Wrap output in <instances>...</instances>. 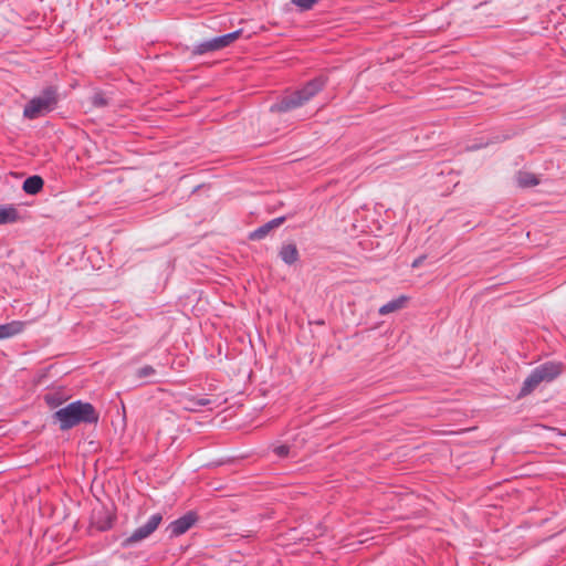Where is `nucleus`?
<instances>
[{"label": "nucleus", "instance_id": "f257e3e1", "mask_svg": "<svg viewBox=\"0 0 566 566\" xmlns=\"http://www.w3.org/2000/svg\"><path fill=\"white\" fill-rule=\"evenodd\" d=\"M52 418L54 423L59 424L60 430L66 431L81 423L96 424L99 413L91 402L75 400L57 409Z\"/></svg>", "mask_w": 566, "mask_h": 566}, {"label": "nucleus", "instance_id": "f03ea898", "mask_svg": "<svg viewBox=\"0 0 566 566\" xmlns=\"http://www.w3.org/2000/svg\"><path fill=\"white\" fill-rule=\"evenodd\" d=\"M326 85V77L319 75L307 81L302 87L293 92H286L281 95L275 103L270 106L271 113H289L302 107L316 96Z\"/></svg>", "mask_w": 566, "mask_h": 566}, {"label": "nucleus", "instance_id": "7ed1b4c3", "mask_svg": "<svg viewBox=\"0 0 566 566\" xmlns=\"http://www.w3.org/2000/svg\"><path fill=\"white\" fill-rule=\"evenodd\" d=\"M59 102L60 94L57 87L49 85L24 105L23 117L30 120L36 119L53 112L57 107Z\"/></svg>", "mask_w": 566, "mask_h": 566}, {"label": "nucleus", "instance_id": "20e7f679", "mask_svg": "<svg viewBox=\"0 0 566 566\" xmlns=\"http://www.w3.org/2000/svg\"><path fill=\"white\" fill-rule=\"evenodd\" d=\"M563 371V364L557 361H546L531 370L530 375L524 379L518 392V397L530 395L537 386L545 381L551 382L556 379Z\"/></svg>", "mask_w": 566, "mask_h": 566}, {"label": "nucleus", "instance_id": "39448f33", "mask_svg": "<svg viewBox=\"0 0 566 566\" xmlns=\"http://www.w3.org/2000/svg\"><path fill=\"white\" fill-rule=\"evenodd\" d=\"M242 30L238 29L233 32H229L226 34H221L205 41H201L193 45L192 54L193 55H203L209 52L219 51L221 49H224L229 46L231 43H233L239 36L241 35Z\"/></svg>", "mask_w": 566, "mask_h": 566}, {"label": "nucleus", "instance_id": "423d86ee", "mask_svg": "<svg viewBox=\"0 0 566 566\" xmlns=\"http://www.w3.org/2000/svg\"><path fill=\"white\" fill-rule=\"evenodd\" d=\"M161 521H163V515L160 513L153 514L145 524L137 527L130 534V536L125 538V541L123 542V546L129 547L135 543L146 539L157 530V527L159 526Z\"/></svg>", "mask_w": 566, "mask_h": 566}, {"label": "nucleus", "instance_id": "0eeeda50", "mask_svg": "<svg viewBox=\"0 0 566 566\" xmlns=\"http://www.w3.org/2000/svg\"><path fill=\"white\" fill-rule=\"evenodd\" d=\"M198 521V514L195 511H189L182 516L174 520L167 526L169 537H178L188 532Z\"/></svg>", "mask_w": 566, "mask_h": 566}, {"label": "nucleus", "instance_id": "6e6552de", "mask_svg": "<svg viewBox=\"0 0 566 566\" xmlns=\"http://www.w3.org/2000/svg\"><path fill=\"white\" fill-rule=\"evenodd\" d=\"M116 520V515L106 506L95 509L92 514L91 524L94 528L99 532H106L111 530Z\"/></svg>", "mask_w": 566, "mask_h": 566}, {"label": "nucleus", "instance_id": "1a4fd4ad", "mask_svg": "<svg viewBox=\"0 0 566 566\" xmlns=\"http://www.w3.org/2000/svg\"><path fill=\"white\" fill-rule=\"evenodd\" d=\"M285 221V217L274 218L266 223L260 226L249 233V239L252 241H260L264 239L273 229L280 227Z\"/></svg>", "mask_w": 566, "mask_h": 566}, {"label": "nucleus", "instance_id": "9d476101", "mask_svg": "<svg viewBox=\"0 0 566 566\" xmlns=\"http://www.w3.org/2000/svg\"><path fill=\"white\" fill-rule=\"evenodd\" d=\"M25 323L21 321H11L0 324V339L13 337L23 332Z\"/></svg>", "mask_w": 566, "mask_h": 566}, {"label": "nucleus", "instance_id": "9b49d317", "mask_svg": "<svg viewBox=\"0 0 566 566\" xmlns=\"http://www.w3.org/2000/svg\"><path fill=\"white\" fill-rule=\"evenodd\" d=\"M19 219V211L13 205L0 206V226L14 223Z\"/></svg>", "mask_w": 566, "mask_h": 566}, {"label": "nucleus", "instance_id": "f8f14e48", "mask_svg": "<svg viewBox=\"0 0 566 566\" xmlns=\"http://www.w3.org/2000/svg\"><path fill=\"white\" fill-rule=\"evenodd\" d=\"M182 403L186 410L197 412L201 410V408L209 406L211 400L208 398H197L192 395H189L184 397Z\"/></svg>", "mask_w": 566, "mask_h": 566}, {"label": "nucleus", "instance_id": "ddd939ff", "mask_svg": "<svg viewBox=\"0 0 566 566\" xmlns=\"http://www.w3.org/2000/svg\"><path fill=\"white\" fill-rule=\"evenodd\" d=\"M44 186L42 177L33 175L28 177L22 185V189L28 195H38Z\"/></svg>", "mask_w": 566, "mask_h": 566}, {"label": "nucleus", "instance_id": "4468645a", "mask_svg": "<svg viewBox=\"0 0 566 566\" xmlns=\"http://www.w3.org/2000/svg\"><path fill=\"white\" fill-rule=\"evenodd\" d=\"M279 255L281 260L287 265L294 264L300 256L297 248L293 243L283 245L279 252Z\"/></svg>", "mask_w": 566, "mask_h": 566}, {"label": "nucleus", "instance_id": "2eb2a0df", "mask_svg": "<svg viewBox=\"0 0 566 566\" xmlns=\"http://www.w3.org/2000/svg\"><path fill=\"white\" fill-rule=\"evenodd\" d=\"M407 300L408 298L405 295H401L395 300L387 302L379 308V314L387 315L402 308Z\"/></svg>", "mask_w": 566, "mask_h": 566}, {"label": "nucleus", "instance_id": "dca6fc26", "mask_svg": "<svg viewBox=\"0 0 566 566\" xmlns=\"http://www.w3.org/2000/svg\"><path fill=\"white\" fill-rule=\"evenodd\" d=\"M517 184L522 188H528L538 185V179L534 174L520 172L517 176Z\"/></svg>", "mask_w": 566, "mask_h": 566}, {"label": "nucleus", "instance_id": "f3484780", "mask_svg": "<svg viewBox=\"0 0 566 566\" xmlns=\"http://www.w3.org/2000/svg\"><path fill=\"white\" fill-rule=\"evenodd\" d=\"M91 103L96 108H103L108 105V99L103 92L98 91L91 97Z\"/></svg>", "mask_w": 566, "mask_h": 566}, {"label": "nucleus", "instance_id": "a211bd4d", "mask_svg": "<svg viewBox=\"0 0 566 566\" xmlns=\"http://www.w3.org/2000/svg\"><path fill=\"white\" fill-rule=\"evenodd\" d=\"M318 0H292V3L295 4L301 10H310Z\"/></svg>", "mask_w": 566, "mask_h": 566}, {"label": "nucleus", "instance_id": "6ab92c4d", "mask_svg": "<svg viewBox=\"0 0 566 566\" xmlns=\"http://www.w3.org/2000/svg\"><path fill=\"white\" fill-rule=\"evenodd\" d=\"M156 374V370L153 366L150 365H145L143 367H140L138 370H137V376L139 378H146V377H150L153 375Z\"/></svg>", "mask_w": 566, "mask_h": 566}, {"label": "nucleus", "instance_id": "aec40b11", "mask_svg": "<svg viewBox=\"0 0 566 566\" xmlns=\"http://www.w3.org/2000/svg\"><path fill=\"white\" fill-rule=\"evenodd\" d=\"M273 452L277 458H286L290 453V447L286 444L277 446L273 449Z\"/></svg>", "mask_w": 566, "mask_h": 566}, {"label": "nucleus", "instance_id": "412c9836", "mask_svg": "<svg viewBox=\"0 0 566 566\" xmlns=\"http://www.w3.org/2000/svg\"><path fill=\"white\" fill-rule=\"evenodd\" d=\"M45 401H46V403H48V405H50L51 407H55V406H57V403H59V400H57V399H55L52 395H46V396H45Z\"/></svg>", "mask_w": 566, "mask_h": 566}, {"label": "nucleus", "instance_id": "4be33fe9", "mask_svg": "<svg viewBox=\"0 0 566 566\" xmlns=\"http://www.w3.org/2000/svg\"><path fill=\"white\" fill-rule=\"evenodd\" d=\"M424 258H426L424 255H421V256L417 258V259L412 262L411 266H412V268H417V266H419V265L423 262Z\"/></svg>", "mask_w": 566, "mask_h": 566}, {"label": "nucleus", "instance_id": "5701e85b", "mask_svg": "<svg viewBox=\"0 0 566 566\" xmlns=\"http://www.w3.org/2000/svg\"><path fill=\"white\" fill-rule=\"evenodd\" d=\"M479 146H471L470 149H478Z\"/></svg>", "mask_w": 566, "mask_h": 566}]
</instances>
